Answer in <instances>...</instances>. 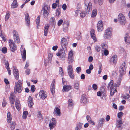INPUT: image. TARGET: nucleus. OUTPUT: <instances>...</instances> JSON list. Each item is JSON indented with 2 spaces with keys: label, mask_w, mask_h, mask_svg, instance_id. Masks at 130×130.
Listing matches in <instances>:
<instances>
[{
  "label": "nucleus",
  "mask_w": 130,
  "mask_h": 130,
  "mask_svg": "<svg viewBox=\"0 0 130 130\" xmlns=\"http://www.w3.org/2000/svg\"><path fill=\"white\" fill-rule=\"evenodd\" d=\"M119 86V85L116 84H113V82L111 80L109 83L108 86V89H110V94L112 95L116 92V88Z\"/></svg>",
  "instance_id": "1"
},
{
  "label": "nucleus",
  "mask_w": 130,
  "mask_h": 130,
  "mask_svg": "<svg viewBox=\"0 0 130 130\" xmlns=\"http://www.w3.org/2000/svg\"><path fill=\"white\" fill-rule=\"evenodd\" d=\"M22 83V81L21 80H19L15 83L14 90L15 93H20L23 90Z\"/></svg>",
  "instance_id": "2"
},
{
  "label": "nucleus",
  "mask_w": 130,
  "mask_h": 130,
  "mask_svg": "<svg viewBox=\"0 0 130 130\" xmlns=\"http://www.w3.org/2000/svg\"><path fill=\"white\" fill-rule=\"evenodd\" d=\"M65 50H66L65 48H61L56 54V55L59 57L60 59L62 60H64L66 59Z\"/></svg>",
  "instance_id": "3"
},
{
  "label": "nucleus",
  "mask_w": 130,
  "mask_h": 130,
  "mask_svg": "<svg viewBox=\"0 0 130 130\" xmlns=\"http://www.w3.org/2000/svg\"><path fill=\"white\" fill-rule=\"evenodd\" d=\"M112 29L109 27L106 29L105 31L104 38L106 39H110L112 35Z\"/></svg>",
  "instance_id": "4"
},
{
  "label": "nucleus",
  "mask_w": 130,
  "mask_h": 130,
  "mask_svg": "<svg viewBox=\"0 0 130 130\" xmlns=\"http://www.w3.org/2000/svg\"><path fill=\"white\" fill-rule=\"evenodd\" d=\"M126 68V64L125 62L121 64L119 70V72L121 75H123L125 74Z\"/></svg>",
  "instance_id": "5"
},
{
  "label": "nucleus",
  "mask_w": 130,
  "mask_h": 130,
  "mask_svg": "<svg viewBox=\"0 0 130 130\" xmlns=\"http://www.w3.org/2000/svg\"><path fill=\"white\" fill-rule=\"evenodd\" d=\"M50 7L48 5L44 6L42 8V10L43 11V17L44 18H46L48 17L49 13Z\"/></svg>",
  "instance_id": "6"
},
{
  "label": "nucleus",
  "mask_w": 130,
  "mask_h": 130,
  "mask_svg": "<svg viewBox=\"0 0 130 130\" xmlns=\"http://www.w3.org/2000/svg\"><path fill=\"white\" fill-rule=\"evenodd\" d=\"M118 19L119 23L121 25H124L126 23V19L124 15L120 13L118 16Z\"/></svg>",
  "instance_id": "7"
},
{
  "label": "nucleus",
  "mask_w": 130,
  "mask_h": 130,
  "mask_svg": "<svg viewBox=\"0 0 130 130\" xmlns=\"http://www.w3.org/2000/svg\"><path fill=\"white\" fill-rule=\"evenodd\" d=\"M9 44L10 50L12 52H14L17 49V47L16 45L12 40H9Z\"/></svg>",
  "instance_id": "8"
},
{
  "label": "nucleus",
  "mask_w": 130,
  "mask_h": 130,
  "mask_svg": "<svg viewBox=\"0 0 130 130\" xmlns=\"http://www.w3.org/2000/svg\"><path fill=\"white\" fill-rule=\"evenodd\" d=\"M68 72L70 77L72 79H73L74 76L73 73V71L72 67L71 65H69L67 68Z\"/></svg>",
  "instance_id": "9"
},
{
  "label": "nucleus",
  "mask_w": 130,
  "mask_h": 130,
  "mask_svg": "<svg viewBox=\"0 0 130 130\" xmlns=\"http://www.w3.org/2000/svg\"><path fill=\"white\" fill-rule=\"evenodd\" d=\"M21 55L23 60L24 61L25 60L26 57V51L25 48H24V46L22 45L20 48Z\"/></svg>",
  "instance_id": "10"
},
{
  "label": "nucleus",
  "mask_w": 130,
  "mask_h": 130,
  "mask_svg": "<svg viewBox=\"0 0 130 130\" xmlns=\"http://www.w3.org/2000/svg\"><path fill=\"white\" fill-rule=\"evenodd\" d=\"M13 34L14 41L17 43H19L20 39L18 32L16 30H14Z\"/></svg>",
  "instance_id": "11"
},
{
  "label": "nucleus",
  "mask_w": 130,
  "mask_h": 130,
  "mask_svg": "<svg viewBox=\"0 0 130 130\" xmlns=\"http://www.w3.org/2000/svg\"><path fill=\"white\" fill-rule=\"evenodd\" d=\"M97 27L98 31L99 32H101L103 30V24L102 21L100 20L98 22Z\"/></svg>",
  "instance_id": "12"
},
{
  "label": "nucleus",
  "mask_w": 130,
  "mask_h": 130,
  "mask_svg": "<svg viewBox=\"0 0 130 130\" xmlns=\"http://www.w3.org/2000/svg\"><path fill=\"white\" fill-rule=\"evenodd\" d=\"M13 74L15 79L18 80L19 78V73L18 70L14 66L13 68Z\"/></svg>",
  "instance_id": "13"
},
{
  "label": "nucleus",
  "mask_w": 130,
  "mask_h": 130,
  "mask_svg": "<svg viewBox=\"0 0 130 130\" xmlns=\"http://www.w3.org/2000/svg\"><path fill=\"white\" fill-rule=\"evenodd\" d=\"M53 54L52 53H49L48 54V60H46L44 62V65L45 66H47L49 64V62H51V61L52 58L53 56Z\"/></svg>",
  "instance_id": "14"
},
{
  "label": "nucleus",
  "mask_w": 130,
  "mask_h": 130,
  "mask_svg": "<svg viewBox=\"0 0 130 130\" xmlns=\"http://www.w3.org/2000/svg\"><path fill=\"white\" fill-rule=\"evenodd\" d=\"M61 48H65V50H66V47L68 45L67 39L64 38H62L61 39Z\"/></svg>",
  "instance_id": "15"
},
{
  "label": "nucleus",
  "mask_w": 130,
  "mask_h": 130,
  "mask_svg": "<svg viewBox=\"0 0 130 130\" xmlns=\"http://www.w3.org/2000/svg\"><path fill=\"white\" fill-rule=\"evenodd\" d=\"M63 88L62 91L63 92H68L71 89V86L70 85H65L64 82L63 81V78H62Z\"/></svg>",
  "instance_id": "16"
},
{
  "label": "nucleus",
  "mask_w": 130,
  "mask_h": 130,
  "mask_svg": "<svg viewBox=\"0 0 130 130\" xmlns=\"http://www.w3.org/2000/svg\"><path fill=\"white\" fill-rule=\"evenodd\" d=\"M56 123V119L54 118H52L49 124L51 129H52L55 126Z\"/></svg>",
  "instance_id": "17"
},
{
  "label": "nucleus",
  "mask_w": 130,
  "mask_h": 130,
  "mask_svg": "<svg viewBox=\"0 0 130 130\" xmlns=\"http://www.w3.org/2000/svg\"><path fill=\"white\" fill-rule=\"evenodd\" d=\"M85 7L87 9V12L88 13L91 11L92 9V4L91 3L89 2L87 3L86 2H85Z\"/></svg>",
  "instance_id": "18"
},
{
  "label": "nucleus",
  "mask_w": 130,
  "mask_h": 130,
  "mask_svg": "<svg viewBox=\"0 0 130 130\" xmlns=\"http://www.w3.org/2000/svg\"><path fill=\"white\" fill-rule=\"evenodd\" d=\"M55 85V80L54 79L52 82L50 86V90L53 95H54V94Z\"/></svg>",
  "instance_id": "19"
},
{
  "label": "nucleus",
  "mask_w": 130,
  "mask_h": 130,
  "mask_svg": "<svg viewBox=\"0 0 130 130\" xmlns=\"http://www.w3.org/2000/svg\"><path fill=\"white\" fill-rule=\"evenodd\" d=\"M73 52L72 51H70L68 53V60L69 61V63H70L72 62L73 61Z\"/></svg>",
  "instance_id": "20"
},
{
  "label": "nucleus",
  "mask_w": 130,
  "mask_h": 130,
  "mask_svg": "<svg viewBox=\"0 0 130 130\" xmlns=\"http://www.w3.org/2000/svg\"><path fill=\"white\" fill-rule=\"evenodd\" d=\"M39 95L40 98L42 99H45L47 96L46 92L43 90H41L40 92Z\"/></svg>",
  "instance_id": "21"
},
{
  "label": "nucleus",
  "mask_w": 130,
  "mask_h": 130,
  "mask_svg": "<svg viewBox=\"0 0 130 130\" xmlns=\"http://www.w3.org/2000/svg\"><path fill=\"white\" fill-rule=\"evenodd\" d=\"M124 41L127 45L130 44V38L128 33H126L124 37Z\"/></svg>",
  "instance_id": "22"
},
{
  "label": "nucleus",
  "mask_w": 130,
  "mask_h": 130,
  "mask_svg": "<svg viewBox=\"0 0 130 130\" xmlns=\"http://www.w3.org/2000/svg\"><path fill=\"white\" fill-rule=\"evenodd\" d=\"M69 23L68 21L64 22L63 24V30L64 31H67L68 29V27L69 26Z\"/></svg>",
  "instance_id": "23"
},
{
  "label": "nucleus",
  "mask_w": 130,
  "mask_h": 130,
  "mask_svg": "<svg viewBox=\"0 0 130 130\" xmlns=\"http://www.w3.org/2000/svg\"><path fill=\"white\" fill-rule=\"evenodd\" d=\"M54 115L57 116L60 115L61 112L60 109L58 107H55L53 112Z\"/></svg>",
  "instance_id": "24"
},
{
  "label": "nucleus",
  "mask_w": 130,
  "mask_h": 130,
  "mask_svg": "<svg viewBox=\"0 0 130 130\" xmlns=\"http://www.w3.org/2000/svg\"><path fill=\"white\" fill-rule=\"evenodd\" d=\"M90 33L91 37L93 39L94 41L95 42L97 40L95 37L94 30L93 29H91L90 31Z\"/></svg>",
  "instance_id": "25"
},
{
  "label": "nucleus",
  "mask_w": 130,
  "mask_h": 130,
  "mask_svg": "<svg viewBox=\"0 0 130 130\" xmlns=\"http://www.w3.org/2000/svg\"><path fill=\"white\" fill-rule=\"evenodd\" d=\"M25 19L26 25L28 26H29L30 24V19L29 16L28 14L27 13H26L25 15Z\"/></svg>",
  "instance_id": "26"
},
{
  "label": "nucleus",
  "mask_w": 130,
  "mask_h": 130,
  "mask_svg": "<svg viewBox=\"0 0 130 130\" xmlns=\"http://www.w3.org/2000/svg\"><path fill=\"white\" fill-rule=\"evenodd\" d=\"M117 60V56L116 55L113 56L110 58L109 62L111 63H116Z\"/></svg>",
  "instance_id": "27"
},
{
  "label": "nucleus",
  "mask_w": 130,
  "mask_h": 130,
  "mask_svg": "<svg viewBox=\"0 0 130 130\" xmlns=\"http://www.w3.org/2000/svg\"><path fill=\"white\" fill-rule=\"evenodd\" d=\"M105 119L103 118L99 119L98 121V126L99 127H102L104 124Z\"/></svg>",
  "instance_id": "28"
},
{
  "label": "nucleus",
  "mask_w": 130,
  "mask_h": 130,
  "mask_svg": "<svg viewBox=\"0 0 130 130\" xmlns=\"http://www.w3.org/2000/svg\"><path fill=\"white\" fill-rule=\"evenodd\" d=\"M28 102L29 107H32L34 105V103L33 101V99L30 96H29V97Z\"/></svg>",
  "instance_id": "29"
},
{
  "label": "nucleus",
  "mask_w": 130,
  "mask_h": 130,
  "mask_svg": "<svg viewBox=\"0 0 130 130\" xmlns=\"http://www.w3.org/2000/svg\"><path fill=\"white\" fill-rule=\"evenodd\" d=\"M80 83L79 81L76 80L74 83V88L77 90L79 89V88Z\"/></svg>",
  "instance_id": "30"
},
{
  "label": "nucleus",
  "mask_w": 130,
  "mask_h": 130,
  "mask_svg": "<svg viewBox=\"0 0 130 130\" xmlns=\"http://www.w3.org/2000/svg\"><path fill=\"white\" fill-rule=\"evenodd\" d=\"M123 123V122L122 121L121 118L119 119V120H117V122L116 123L117 126L118 128H120Z\"/></svg>",
  "instance_id": "31"
},
{
  "label": "nucleus",
  "mask_w": 130,
  "mask_h": 130,
  "mask_svg": "<svg viewBox=\"0 0 130 130\" xmlns=\"http://www.w3.org/2000/svg\"><path fill=\"white\" fill-rule=\"evenodd\" d=\"M80 102L84 104H86L87 102V100L84 95H83L82 96L80 100Z\"/></svg>",
  "instance_id": "32"
},
{
  "label": "nucleus",
  "mask_w": 130,
  "mask_h": 130,
  "mask_svg": "<svg viewBox=\"0 0 130 130\" xmlns=\"http://www.w3.org/2000/svg\"><path fill=\"white\" fill-rule=\"evenodd\" d=\"M49 25H48L47 24L46 25L44 28V35L46 36L47 35V33L48 31V28L49 27Z\"/></svg>",
  "instance_id": "33"
},
{
  "label": "nucleus",
  "mask_w": 130,
  "mask_h": 130,
  "mask_svg": "<svg viewBox=\"0 0 130 130\" xmlns=\"http://www.w3.org/2000/svg\"><path fill=\"white\" fill-rule=\"evenodd\" d=\"M15 105L17 110H20V104L19 101L17 99H16L15 101Z\"/></svg>",
  "instance_id": "34"
},
{
  "label": "nucleus",
  "mask_w": 130,
  "mask_h": 130,
  "mask_svg": "<svg viewBox=\"0 0 130 130\" xmlns=\"http://www.w3.org/2000/svg\"><path fill=\"white\" fill-rule=\"evenodd\" d=\"M83 125V123H81L79 122L77 124L75 130H80L82 128Z\"/></svg>",
  "instance_id": "35"
},
{
  "label": "nucleus",
  "mask_w": 130,
  "mask_h": 130,
  "mask_svg": "<svg viewBox=\"0 0 130 130\" xmlns=\"http://www.w3.org/2000/svg\"><path fill=\"white\" fill-rule=\"evenodd\" d=\"M18 6L17 2V0H14L12 3L11 5L12 8H14L17 7Z\"/></svg>",
  "instance_id": "36"
},
{
  "label": "nucleus",
  "mask_w": 130,
  "mask_h": 130,
  "mask_svg": "<svg viewBox=\"0 0 130 130\" xmlns=\"http://www.w3.org/2000/svg\"><path fill=\"white\" fill-rule=\"evenodd\" d=\"M7 118L8 122V123L11 122V120L12 119V117L10 112H8L7 113Z\"/></svg>",
  "instance_id": "37"
},
{
  "label": "nucleus",
  "mask_w": 130,
  "mask_h": 130,
  "mask_svg": "<svg viewBox=\"0 0 130 130\" xmlns=\"http://www.w3.org/2000/svg\"><path fill=\"white\" fill-rule=\"evenodd\" d=\"M37 118L39 120H42L43 118L42 116L41 112L40 111H38L37 113Z\"/></svg>",
  "instance_id": "38"
},
{
  "label": "nucleus",
  "mask_w": 130,
  "mask_h": 130,
  "mask_svg": "<svg viewBox=\"0 0 130 130\" xmlns=\"http://www.w3.org/2000/svg\"><path fill=\"white\" fill-rule=\"evenodd\" d=\"M97 13V10L96 9H93L92 11V14L91 17H92L94 18L95 17Z\"/></svg>",
  "instance_id": "39"
},
{
  "label": "nucleus",
  "mask_w": 130,
  "mask_h": 130,
  "mask_svg": "<svg viewBox=\"0 0 130 130\" xmlns=\"http://www.w3.org/2000/svg\"><path fill=\"white\" fill-rule=\"evenodd\" d=\"M103 2V0H94V2L95 4H97L98 3L100 5H102Z\"/></svg>",
  "instance_id": "40"
},
{
  "label": "nucleus",
  "mask_w": 130,
  "mask_h": 130,
  "mask_svg": "<svg viewBox=\"0 0 130 130\" xmlns=\"http://www.w3.org/2000/svg\"><path fill=\"white\" fill-rule=\"evenodd\" d=\"M15 122H14L11 123L10 124V128L11 130H13L15 128Z\"/></svg>",
  "instance_id": "41"
},
{
  "label": "nucleus",
  "mask_w": 130,
  "mask_h": 130,
  "mask_svg": "<svg viewBox=\"0 0 130 130\" xmlns=\"http://www.w3.org/2000/svg\"><path fill=\"white\" fill-rule=\"evenodd\" d=\"M0 36L4 41L6 40V38L5 35L2 34V31L0 32Z\"/></svg>",
  "instance_id": "42"
},
{
  "label": "nucleus",
  "mask_w": 130,
  "mask_h": 130,
  "mask_svg": "<svg viewBox=\"0 0 130 130\" xmlns=\"http://www.w3.org/2000/svg\"><path fill=\"white\" fill-rule=\"evenodd\" d=\"M80 33L79 32L76 33V38L77 40H80L81 39Z\"/></svg>",
  "instance_id": "43"
},
{
  "label": "nucleus",
  "mask_w": 130,
  "mask_h": 130,
  "mask_svg": "<svg viewBox=\"0 0 130 130\" xmlns=\"http://www.w3.org/2000/svg\"><path fill=\"white\" fill-rule=\"evenodd\" d=\"M10 14V13L9 12H7L5 17V21L9 19Z\"/></svg>",
  "instance_id": "44"
},
{
  "label": "nucleus",
  "mask_w": 130,
  "mask_h": 130,
  "mask_svg": "<svg viewBox=\"0 0 130 130\" xmlns=\"http://www.w3.org/2000/svg\"><path fill=\"white\" fill-rule=\"evenodd\" d=\"M94 47L96 51L98 52L100 51L101 48L99 46L96 45Z\"/></svg>",
  "instance_id": "45"
},
{
  "label": "nucleus",
  "mask_w": 130,
  "mask_h": 130,
  "mask_svg": "<svg viewBox=\"0 0 130 130\" xmlns=\"http://www.w3.org/2000/svg\"><path fill=\"white\" fill-rule=\"evenodd\" d=\"M28 112L27 111H24L23 113V117L24 119H25L27 117Z\"/></svg>",
  "instance_id": "46"
},
{
  "label": "nucleus",
  "mask_w": 130,
  "mask_h": 130,
  "mask_svg": "<svg viewBox=\"0 0 130 130\" xmlns=\"http://www.w3.org/2000/svg\"><path fill=\"white\" fill-rule=\"evenodd\" d=\"M101 46L102 47V48L103 49V50L107 49L108 48L107 45L106 44H102L101 45Z\"/></svg>",
  "instance_id": "47"
},
{
  "label": "nucleus",
  "mask_w": 130,
  "mask_h": 130,
  "mask_svg": "<svg viewBox=\"0 0 130 130\" xmlns=\"http://www.w3.org/2000/svg\"><path fill=\"white\" fill-rule=\"evenodd\" d=\"M68 105L69 106H71L73 105V103L72 99H70L69 100Z\"/></svg>",
  "instance_id": "48"
},
{
  "label": "nucleus",
  "mask_w": 130,
  "mask_h": 130,
  "mask_svg": "<svg viewBox=\"0 0 130 130\" xmlns=\"http://www.w3.org/2000/svg\"><path fill=\"white\" fill-rule=\"evenodd\" d=\"M7 49L6 47H3L2 49V52L4 54H5L7 52Z\"/></svg>",
  "instance_id": "49"
},
{
  "label": "nucleus",
  "mask_w": 130,
  "mask_h": 130,
  "mask_svg": "<svg viewBox=\"0 0 130 130\" xmlns=\"http://www.w3.org/2000/svg\"><path fill=\"white\" fill-rule=\"evenodd\" d=\"M123 113L122 112H120L118 114V117L119 119L121 118L123 116Z\"/></svg>",
  "instance_id": "50"
},
{
  "label": "nucleus",
  "mask_w": 130,
  "mask_h": 130,
  "mask_svg": "<svg viewBox=\"0 0 130 130\" xmlns=\"http://www.w3.org/2000/svg\"><path fill=\"white\" fill-rule=\"evenodd\" d=\"M102 65H100L99 67L98 74H100L102 72Z\"/></svg>",
  "instance_id": "51"
},
{
  "label": "nucleus",
  "mask_w": 130,
  "mask_h": 130,
  "mask_svg": "<svg viewBox=\"0 0 130 130\" xmlns=\"http://www.w3.org/2000/svg\"><path fill=\"white\" fill-rule=\"evenodd\" d=\"M59 74L63 76L64 75V73L63 70L61 67H59Z\"/></svg>",
  "instance_id": "52"
},
{
  "label": "nucleus",
  "mask_w": 130,
  "mask_h": 130,
  "mask_svg": "<svg viewBox=\"0 0 130 130\" xmlns=\"http://www.w3.org/2000/svg\"><path fill=\"white\" fill-rule=\"evenodd\" d=\"M15 94L13 92H11L10 96L9 99H15Z\"/></svg>",
  "instance_id": "53"
},
{
  "label": "nucleus",
  "mask_w": 130,
  "mask_h": 130,
  "mask_svg": "<svg viewBox=\"0 0 130 130\" xmlns=\"http://www.w3.org/2000/svg\"><path fill=\"white\" fill-rule=\"evenodd\" d=\"M103 52L104 53V55L105 56H107L109 54V52L107 49L103 50H102Z\"/></svg>",
  "instance_id": "54"
},
{
  "label": "nucleus",
  "mask_w": 130,
  "mask_h": 130,
  "mask_svg": "<svg viewBox=\"0 0 130 130\" xmlns=\"http://www.w3.org/2000/svg\"><path fill=\"white\" fill-rule=\"evenodd\" d=\"M92 87L93 89L95 90H96L98 89V86L97 85L94 84H93Z\"/></svg>",
  "instance_id": "55"
},
{
  "label": "nucleus",
  "mask_w": 130,
  "mask_h": 130,
  "mask_svg": "<svg viewBox=\"0 0 130 130\" xmlns=\"http://www.w3.org/2000/svg\"><path fill=\"white\" fill-rule=\"evenodd\" d=\"M40 16H38L36 20V23L37 25H38L39 23L40 22Z\"/></svg>",
  "instance_id": "56"
},
{
  "label": "nucleus",
  "mask_w": 130,
  "mask_h": 130,
  "mask_svg": "<svg viewBox=\"0 0 130 130\" xmlns=\"http://www.w3.org/2000/svg\"><path fill=\"white\" fill-rule=\"evenodd\" d=\"M63 22V20H62L60 19L59 20L57 23L58 25L59 26L61 25Z\"/></svg>",
  "instance_id": "57"
},
{
  "label": "nucleus",
  "mask_w": 130,
  "mask_h": 130,
  "mask_svg": "<svg viewBox=\"0 0 130 130\" xmlns=\"http://www.w3.org/2000/svg\"><path fill=\"white\" fill-rule=\"evenodd\" d=\"M86 12H82L80 13V16L81 17L83 18L85 16Z\"/></svg>",
  "instance_id": "58"
},
{
  "label": "nucleus",
  "mask_w": 130,
  "mask_h": 130,
  "mask_svg": "<svg viewBox=\"0 0 130 130\" xmlns=\"http://www.w3.org/2000/svg\"><path fill=\"white\" fill-rule=\"evenodd\" d=\"M31 89L32 92H34L35 90V86L34 85H32L31 87Z\"/></svg>",
  "instance_id": "59"
},
{
  "label": "nucleus",
  "mask_w": 130,
  "mask_h": 130,
  "mask_svg": "<svg viewBox=\"0 0 130 130\" xmlns=\"http://www.w3.org/2000/svg\"><path fill=\"white\" fill-rule=\"evenodd\" d=\"M81 70V68L80 67H77L76 69V71L77 73H79L80 72Z\"/></svg>",
  "instance_id": "60"
},
{
  "label": "nucleus",
  "mask_w": 130,
  "mask_h": 130,
  "mask_svg": "<svg viewBox=\"0 0 130 130\" xmlns=\"http://www.w3.org/2000/svg\"><path fill=\"white\" fill-rule=\"evenodd\" d=\"M86 119L88 122H89L91 120V118L90 116L88 115H87L86 116Z\"/></svg>",
  "instance_id": "61"
},
{
  "label": "nucleus",
  "mask_w": 130,
  "mask_h": 130,
  "mask_svg": "<svg viewBox=\"0 0 130 130\" xmlns=\"http://www.w3.org/2000/svg\"><path fill=\"white\" fill-rule=\"evenodd\" d=\"M15 99H9L10 102L11 104H13L15 101Z\"/></svg>",
  "instance_id": "62"
},
{
  "label": "nucleus",
  "mask_w": 130,
  "mask_h": 130,
  "mask_svg": "<svg viewBox=\"0 0 130 130\" xmlns=\"http://www.w3.org/2000/svg\"><path fill=\"white\" fill-rule=\"evenodd\" d=\"M119 51L121 52H125L124 49L123 47H120L119 48Z\"/></svg>",
  "instance_id": "63"
},
{
  "label": "nucleus",
  "mask_w": 130,
  "mask_h": 130,
  "mask_svg": "<svg viewBox=\"0 0 130 130\" xmlns=\"http://www.w3.org/2000/svg\"><path fill=\"white\" fill-rule=\"evenodd\" d=\"M93 60V58L91 56H90L88 58V61L89 62H91Z\"/></svg>",
  "instance_id": "64"
}]
</instances>
